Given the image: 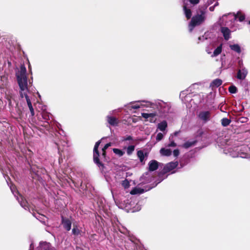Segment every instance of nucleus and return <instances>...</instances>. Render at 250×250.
Segmentation results:
<instances>
[{
  "instance_id": "f257e3e1",
  "label": "nucleus",
  "mask_w": 250,
  "mask_h": 250,
  "mask_svg": "<svg viewBox=\"0 0 250 250\" xmlns=\"http://www.w3.org/2000/svg\"><path fill=\"white\" fill-rule=\"evenodd\" d=\"M126 107L130 110L143 107L148 108L149 109L147 110L148 112L142 113V116L151 123H154L156 121V116L158 112L161 114L167 113L170 108L169 104L159 100L155 101L154 102L143 101L137 103H132L126 105Z\"/></svg>"
},
{
  "instance_id": "f03ea898",
  "label": "nucleus",
  "mask_w": 250,
  "mask_h": 250,
  "mask_svg": "<svg viewBox=\"0 0 250 250\" xmlns=\"http://www.w3.org/2000/svg\"><path fill=\"white\" fill-rule=\"evenodd\" d=\"M18 83L20 88V96L21 98L25 97L31 115H34V110L31 102V93L30 87L31 83L27 82L26 77V69L23 64H21L20 70L16 73Z\"/></svg>"
},
{
  "instance_id": "7ed1b4c3",
  "label": "nucleus",
  "mask_w": 250,
  "mask_h": 250,
  "mask_svg": "<svg viewBox=\"0 0 250 250\" xmlns=\"http://www.w3.org/2000/svg\"><path fill=\"white\" fill-rule=\"evenodd\" d=\"M245 16L241 12H238L236 14L229 13L224 15L219 20L218 23L220 26H233L232 23L238 19L239 21H242L245 20Z\"/></svg>"
},
{
  "instance_id": "20e7f679",
  "label": "nucleus",
  "mask_w": 250,
  "mask_h": 250,
  "mask_svg": "<svg viewBox=\"0 0 250 250\" xmlns=\"http://www.w3.org/2000/svg\"><path fill=\"white\" fill-rule=\"evenodd\" d=\"M205 13L203 11L201 12L200 15H197L194 16L189 24V30L191 32L193 28L196 26L200 24L205 20Z\"/></svg>"
},
{
  "instance_id": "39448f33",
  "label": "nucleus",
  "mask_w": 250,
  "mask_h": 250,
  "mask_svg": "<svg viewBox=\"0 0 250 250\" xmlns=\"http://www.w3.org/2000/svg\"><path fill=\"white\" fill-rule=\"evenodd\" d=\"M246 146H243L241 147H237L235 148V150L232 151H230V155L232 157H240L241 158H247L248 155L246 153L242 152L243 148H245Z\"/></svg>"
},
{
  "instance_id": "423d86ee",
  "label": "nucleus",
  "mask_w": 250,
  "mask_h": 250,
  "mask_svg": "<svg viewBox=\"0 0 250 250\" xmlns=\"http://www.w3.org/2000/svg\"><path fill=\"white\" fill-rule=\"evenodd\" d=\"M101 143V141H99L97 142L95 145L94 149H93V160L94 162L98 165V166H102L101 163L100 162L99 157V153L98 152V148Z\"/></svg>"
},
{
  "instance_id": "0eeeda50",
  "label": "nucleus",
  "mask_w": 250,
  "mask_h": 250,
  "mask_svg": "<svg viewBox=\"0 0 250 250\" xmlns=\"http://www.w3.org/2000/svg\"><path fill=\"white\" fill-rule=\"evenodd\" d=\"M211 116V113L209 111H202L198 114L199 119L204 122L209 120Z\"/></svg>"
},
{
  "instance_id": "6e6552de",
  "label": "nucleus",
  "mask_w": 250,
  "mask_h": 250,
  "mask_svg": "<svg viewBox=\"0 0 250 250\" xmlns=\"http://www.w3.org/2000/svg\"><path fill=\"white\" fill-rule=\"evenodd\" d=\"M62 223L63 227L67 231L71 229V221L67 218L62 217Z\"/></svg>"
},
{
  "instance_id": "1a4fd4ad",
  "label": "nucleus",
  "mask_w": 250,
  "mask_h": 250,
  "mask_svg": "<svg viewBox=\"0 0 250 250\" xmlns=\"http://www.w3.org/2000/svg\"><path fill=\"white\" fill-rule=\"evenodd\" d=\"M248 74V71L245 68H240L237 73V78L240 80H244Z\"/></svg>"
},
{
  "instance_id": "9d476101",
  "label": "nucleus",
  "mask_w": 250,
  "mask_h": 250,
  "mask_svg": "<svg viewBox=\"0 0 250 250\" xmlns=\"http://www.w3.org/2000/svg\"><path fill=\"white\" fill-rule=\"evenodd\" d=\"M178 165V162L169 163L164 167V170L167 172H169L176 167Z\"/></svg>"
},
{
  "instance_id": "9b49d317",
  "label": "nucleus",
  "mask_w": 250,
  "mask_h": 250,
  "mask_svg": "<svg viewBox=\"0 0 250 250\" xmlns=\"http://www.w3.org/2000/svg\"><path fill=\"white\" fill-rule=\"evenodd\" d=\"M221 31L226 40H228L230 39V31L228 27H221Z\"/></svg>"
},
{
  "instance_id": "f8f14e48",
  "label": "nucleus",
  "mask_w": 250,
  "mask_h": 250,
  "mask_svg": "<svg viewBox=\"0 0 250 250\" xmlns=\"http://www.w3.org/2000/svg\"><path fill=\"white\" fill-rule=\"evenodd\" d=\"M149 170L154 171L158 167V163L156 160H151L148 164Z\"/></svg>"
},
{
  "instance_id": "ddd939ff",
  "label": "nucleus",
  "mask_w": 250,
  "mask_h": 250,
  "mask_svg": "<svg viewBox=\"0 0 250 250\" xmlns=\"http://www.w3.org/2000/svg\"><path fill=\"white\" fill-rule=\"evenodd\" d=\"M107 121L110 125L113 126L116 125L118 124V119L114 117L107 116Z\"/></svg>"
},
{
  "instance_id": "4468645a",
  "label": "nucleus",
  "mask_w": 250,
  "mask_h": 250,
  "mask_svg": "<svg viewBox=\"0 0 250 250\" xmlns=\"http://www.w3.org/2000/svg\"><path fill=\"white\" fill-rule=\"evenodd\" d=\"M146 191H147V190H145L139 187H135L131 190L130 193L132 195L142 194Z\"/></svg>"
},
{
  "instance_id": "2eb2a0df",
  "label": "nucleus",
  "mask_w": 250,
  "mask_h": 250,
  "mask_svg": "<svg viewBox=\"0 0 250 250\" xmlns=\"http://www.w3.org/2000/svg\"><path fill=\"white\" fill-rule=\"evenodd\" d=\"M161 155L165 156H169L171 154L172 150L170 148H162L160 150Z\"/></svg>"
},
{
  "instance_id": "dca6fc26",
  "label": "nucleus",
  "mask_w": 250,
  "mask_h": 250,
  "mask_svg": "<svg viewBox=\"0 0 250 250\" xmlns=\"http://www.w3.org/2000/svg\"><path fill=\"white\" fill-rule=\"evenodd\" d=\"M17 200L22 207L24 208L25 209L28 208V203L22 196L20 195L19 197H17Z\"/></svg>"
},
{
  "instance_id": "f3484780",
  "label": "nucleus",
  "mask_w": 250,
  "mask_h": 250,
  "mask_svg": "<svg viewBox=\"0 0 250 250\" xmlns=\"http://www.w3.org/2000/svg\"><path fill=\"white\" fill-rule=\"evenodd\" d=\"M222 81L219 79H216L213 80L210 84V86L213 88L214 87H217L222 84Z\"/></svg>"
},
{
  "instance_id": "a211bd4d",
  "label": "nucleus",
  "mask_w": 250,
  "mask_h": 250,
  "mask_svg": "<svg viewBox=\"0 0 250 250\" xmlns=\"http://www.w3.org/2000/svg\"><path fill=\"white\" fill-rule=\"evenodd\" d=\"M183 9L186 18L188 19H189L191 18L192 15L190 9L187 7V6L185 3H184Z\"/></svg>"
},
{
  "instance_id": "6ab92c4d",
  "label": "nucleus",
  "mask_w": 250,
  "mask_h": 250,
  "mask_svg": "<svg viewBox=\"0 0 250 250\" xmlns=\"http://www.w3.org/2000/svg\"><path fill=\"white\" fill-rule=\"evenodd\" d=\"M167 123L166 121H163L161 123H160L159 124H158V128L162 131H164L166 128H167Z\"/></svg>"
},
{
  "instance_id": "aec40b11",
  "label": "nucleus",
  "mask_w": 250,
  "mask_h": 250,
  "mask_svg": "<svg viewBox=\"0 0 250 250\" xmlns=\"http://www.w3.org/2000/svg\"><path fill=\"white\" fill-rule=\"evenodd\" d=\"M41 250H50V244L46 242L41 243Z\"/></svg>"
},
{
  "instance_id": "412c9836",
  "label": "nucleus",
  "mask_w": 250,
  "mask_h": 250,
  "mask_svg": "<svg viewBox=\"0 0 250 250\" xmlns=\"http://www.w3.org/2000/svg\"><path fill=\"white\" fill-rule=\"evenodd\" d=\"M222 51V45L218 46L213 51V54L211 55L212 57H215L221 53Z\"/></svg>"
},
{
  "instance_id": "4be33fe9",
  "label": "nucleus",
  "mask_w": 250,
  "mask_h": 250,
  "mask_svg": "<svg viewBox=\"0 0 250 250\" xmlns=\"http://www.w3.org/2000/svg\"><path fill=\"white\" fill-rule=\"evenodd\" d=\"M229 47L231 50L236 52L237 53H240L241 52L240 47L237 44L230 45Z\"/></svg>"
},
{
  "instance_id": "5701e85b",
  "label": "nucleus",
  "mask_w": 250,
  "mask_h": 250,
  "mask_svg": "<svg viewBox=\"0 0 250 250\" xmlns=\"http://www.w3.org/2000/svg\"><path fill=\"white\" fill-rule=\"evenodd\" d=\"M82 232V231L81 230H80V229H79L77 227V226H74V227L72 229V234L76 236H77L78 235H81Z\"/></svg>"
},
{
  "instance_id": "b1692460",
  "label": "nucleus",
  "mask_w": 250,
  "mask_h": 250,
  "mask_svg": "<svg viewBox=\"0 0 250 250\" xmlns=\"http://www.w3.org/2000/svg\"><path fill=\"white\" fill-rule=\"evenodd\" d=\"M126 149L127 154L130 155L135 150V146L134 145H130Z\"/></svg>"
},
{
  "instance_id": "393cba45",
  "label": "nucleus",
  "mask_w": 250,
  "mask_h": 250,
  "mask_svg": "<svg viewBox=\"0 0 250 250\" xmlns=\"http://www.w3.org/2000/svg\"><path fill=\"white\" fill-rule=\"evenodd\" d=\"M113 151L116 155L119 157L122 156L125 153L124 151L118 148H113Z\"/></svg>"
},
{
  "instance_id": "a878e982",
  "label": "nucleus",
  "mask_w": 250,
  "mask_h": 250,
  "mask_svg": "<svg viewBox=\"0 0 250 250\" xmlns=\"http://www.w3.org/2000/svg\"><path fill=\"white\" fill-rule=\"evenodd\" d=\"M196 143V141H188L187 142H186L184 145H183V147L186 148H189L193 146H194Z\"/></svg>"
},
{
  "instance_id": "bb28decb",
  "label": "nucleus",
  "mask_w": 250,
  "mask_h": 250,
  "mask_svg": "<svg viewBox=\"0 0 250 250\" xmlns=\"http://www.w3.org/2000/svg\"><path fill=\"white\" fill-rule=\"evenodd\" d=\"M111 146V143H108V144H106L104 146V147L102 149V151H103V154H102V156L101 157V159L102 158H105V150L106 149H107V148L109 146Z\"/></svg>"
},
{
  "instance_id": "cd10ccee",
  "label": "nucleus",
  "mask_w": 250,
  "mask_h": 250,
  "mask_svg": "<svg viewBox=\"0 0 250 250\" xmlns=\"http://www.w3.org/2000/svg\"><path fill=\"white\" fill-rule=\"evenodd\" d=\"M186 94V93L185 92H182L181 93L180 96L182 98V100L184 103H186L187 101H188L187 99H189L190 100V96L189 95H186L184 98L183 99L184 96Z\"/></svg>"
},
{
  "instance_id": "c85d7f7f",
  "label": "nucleus",
  "mask_w": 250,
  "mask_h": 250,
  "mask_svg": "<svg viewBox=\"0 0 250 250\" xmlns=\"http://www.w3.org/2000/svg\"><path fill=\"white\" fill-rule=\"evenodd\" d=\"M137 156L139 158L140 161L141 162H143L145 158V156L143 151L142 150L138 151L137 152Z\"/></svg>"
},
{
  "instance_id": "c756f323",
  "label": "nucleus",
  "mask_w": 250,
  "mask_h": 250,
  "mask_svg": "<svg viewBox=\"0 0 250 250\" xmlns=\"http://www.w3.org/2000/svg\"><path fill=\"white\" fill-rule=\"evenodd\" d=\"M122 185L125 189L128 188L130 186L129 182L127 179L123 181Z\"/></svg>"
},
{
  "instance_id": "7c9ffc66",
  "label": "nucleus",
  "mask_w": 250,
  "mask_h": 250,
  "mask_svg": "<svg viewBox=\"0 0 250 250\" xmlns=\"http://www.w3.org/2000/svg\"><path fill=\"white\" fill-rule=\"evenodd\" d=\"M37 215H35L36 218L41 222H44L46 217L41 214H37Z\"/></svg>"
},
{
  "instance_id": "2f4dec72",
  "label": "nucleus",
  "mask_w": 250,
  "mask_h": 250,
  "mask_svg": "<svg viewBox=\"0 0 250 250\" xmlns=\"http://www.w3.org/2000/svg\"><path fill=\"white\" fill-rule=\"evenodd\" d=\"M230 122V120H229L227 118H223L222 120V124L224 126L228 125L229 124Z\"/></svg>"
},
{
  "instance_id": "473e14b6",
  "label": "nucleus",
  "mask_w": 250,
  "mask_h": 250,
  "mask_svg": "<svg viewBox=\"0 0 250 250\" xmlns=\"http://www.w3.org/2000/svg\"><path fill=\"white\" fill-rule=\"evenodd\" d=\"M229 91L231 93H235L237 92V88L234 85H231L229 88Z\"/></svg>"
},
{
  "instance_id": "72a5a7b5",
  "label": "nucleus",
  "mask_w": 250,
  "mask_h": 250,
  "mask_svg": "<svg viewBox=\"0 0 250 250\" xmlns=\"http://www.w3.org/2000/svg\"><path fill=\"white\" fill-rule=\"evenodd\" d=\"M164 137V135L162 133H159L156 136V141L159 142L161 141Z\"/></svg>"
},
{
  "instance_id": "f704fd0d",
  "label": "nucleus",
  "mask_w": 250,
  "mask_h": 250,
  "mask_svg": "<svg viewBox=\"0 0 250 250\" xmlns=\"http://www.w3.org/2000/svg\"><path fill=\"white\" fill-rule=\"evenodd\" d=\"M10 188L11 190V191L14 194L15 196H16V194H18V193L16 191L15 187L14 186L12 185L10 186Z\"/></svg>"
},
{
  "instance_id": "c9c22d12",
  "label": "nucleus",
  "mask_w": 250,
  "mask_h": 250,
  "mask_svg": "<svg viewBox=\"0 0 250 250\" xmlns=\"http://www.w3.org/2000/svg\"><path fill=\"white\" fill-rule=\"evenodd\" d=\"M189 1L192 4L195 5L199 3V0H189Z\"/></svg>"
},
{
  "instance_id": "e433bc0d",
  "label": "nucleus",
  "mask_w": 250,
  "mask_h": 250,
  "mask_svg": "<svg viewBox=\"0 0 250 250\" xmlns=\"http://www.w3.org/2000/svg\"><path fill=\"white\" fill-rule=\"evenodd\" d=\"M132 141V138L130 136H128L126 137H125L123 139V141Z\"/></svg>"
},
{
  "instance_id": "4c0bfd02",
  "label": "nucleus",
  "mask_w": 250,
  "mask_h": 250,
  "mask_svg": "<svg viewBox=\"0 0 250 250\" xmlns=\"http://www.w3.org/2000/svg\"><path fill=\"white\" fill-rule=\"evenodd\" d=\"M179 151L178 149H175L174 151H173V155L175 157H177L179 155Z\"/></svg>"
},
{
  "instance_id": "58836bf2",
  "label": "nucleus",
  "mask_w": 250,
  "mask_h": 250,
  "mask_svg": "<svg viewBox=\"0 0 250 250\" xmlns=\"http://www.w3.org/2000/svg\"><path fill=\"white\" fill-rule=\"evenodd\" d=\"M217 5H218V2H216V3L214 4V6H210V7H209V10H210V11H213L214 10V7H215V6H217Z\"/></svg>"
},
{
  "instance_id": "ea45409f",
  "label": "nucleus",
  "mask_w": 250,
  "mask_h": 250,
  "mask_svg": "<svg viewBox=\"0 0 250 250\" xmlns=\"http://www.w3.org/2000/svg\"><path fill=\"white\" fill-rule=\"evenodd\" d=\"M176 146V144L174 142H171L168 145V146Z\"/></svg>"
},
{
  "instance_id": "a19ab883",
  "label": "nucleus",
  "mask_w": 250,
  "mask_h": 250,
  "mask_svg": "<svg viewBox=\"0 0 250 250\" xmlns=\"http://www.w3.org/2000/svg\"><path fill=\"white\" fill-rule=\"evenodd\" d=\"M227 21H229V23H230V19H229L228 17L226 19H225L224 21H223V23H227Z\"/></svg>"
},
{
  "instance_id": "79ce46f5",
  "label": "nucleus",
  "mask_w": 250,
  "mask_h": 250,
  "mask_svg": "<svg viewBox=\"0 0 250 250\" xmlns=\"http://www.w3.org/2000/svg\"><path fill=\"white\" fill-rule=\"evenodd\" d=\"M206 51H207V52H208V54H211V51L208 50V49H207Z\"/></svg>"
},
{
  "instance_id": "37998d69",
  "label": "nucleus",
  "mask_w": 250,
  "mask_h": 250,
  "mask_svg": "<svg viewBox=\"0 0 250 250\" xmlns=\"http://www.w3.org/2000/svg\"><path fill=\"white\" fill-rule=\"evenodd\" d=\"M248 23L250 25V21L248 22Z\"/></svg>"
}]
</instances>
